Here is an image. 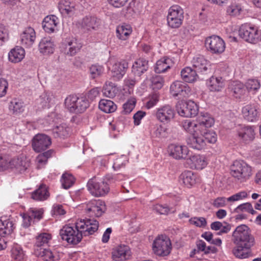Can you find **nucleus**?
<instances>
[{
  "mask_svg": "<svg viewBox=\"0 0 261 261\" xmlns=\"http://www.w3.org/2000/svg\"><path fill=\"white\" fill-rule=\"evenodd\" d=\"M232 241L236 245L232 250L236 257L244 259L250 256L249 250L254 245L255 239L248 226L245 224L238 226L232 233Z\"/></svg>",
  "mask_w": 261,
  "mask_h": 261,
  "instance_id": "nucleus-3",
  "label": "nucleus"
},
{
  "mask_svg": "<svg viewBox=\"0 0 261 261\" xmlns=\"http://www.w3.org/2000/svg\"><path fill=\"white\" fill-rule=\"evenodd\" d=\"M38 101L42 108H49L55 103L54 95L48 92L43 93Z\"/></svg>",
  "mask_w": 261,
  "mask_h": 261,
  "instance_id": "nucleus-38",
  "label": "nucleus"
},
{
  "mask_svg": "<svg viewBox=\"0 0 261 261\" xmlns=\"http://www.w3.org/2000/svg\"><path fill=\"white\" fill-rule=\"evenodd\" d=\"M11 257L13 261H24L25 255L20 246L16 244L13 246L11 249Z\"/></svg>",
  "mask_w": 261,
  "mask_h": 261,
  "instance_id": "nucleus-41",
  "label": "nucleus"
},
{
  "mask_svg": "<svg viewBox=\"0 0 261 261\" xmlns=\"http://www.w3.org/2000/svg\"><path fill=\"white\" fill-rule=\"evenodd\" d=\"M98 222L94 219H81L74 226H64L60 231L62 239L70 244H77L83 237L92 234L98 229Z\"/></svg>",
  "mask_w": 261,
  "mask_h": 261,
  "instance_id": "nucleus-2",
  "label": "nucleus"
},
{
  "mask_svg": "<svg viewBox=\"0 0 261 261\" xmlns=\"http://www.w3.org/2000/svg\"><path fill=\"white\" fill-rule=\"evenodd\" d=\"M104 201L101 200H93L89 201L86 208V212L90 217H100L106 211Z\"/></svg>",
  "mask_w": 261,
  "mask_h": 261,
  "instance_id": "nucleus-15",
  "label": "nucleus"
},
{
  "mask_svg": "<svg viewBox=\"0 0 261 261\" xmlns=\"http://www.w3.org/2000/svg\"><path fill=\"white\" fill-rule=\"evenodd\" d=\"M184 19V11L180 6L174 5L168 10L167 23L169 28H179L182 25Z\"/></svg>",
  "mask_w": 261,
  "mask_h": 261,
  "instance_id": "nucleus-6",
  "label": "nucleus"
},
{
  "mask_svg": "<svg viewBox=\"0 0 261 261\" xmlns=\"http://www.w3.org/2000/svg\"><path fill=\"white\" fill-rule=\"evenodd\" d=\"M245 86L248 92L255 94L260 89V83L257 79H250L246 81Z\"/></svg>",
  "mask_w": 261,
  "mask_h": 261,
  "instance_id": "nucleus-42",
  "label": "nucleus"
},
{
  "mask_svg": "<svg viewBox=\"0 0 261 261\" xmlns=\"http://www.w3.org/2000/svg\"><path fill=\"white\" fill-rule=\"evenodd\" d=\"M118 91L117 87L112 82L106 83L103 88V94L106 97L113 98Z\"/></svg>",
  "mask_w": 261,
  "mask_h": 261,
  "instance_id": "nucleus-45",
  "label": "nucleus"
},
{
  "mask_svg": "<svg viewBox=\"0 0 261 261\" xmlns=\"http://www.w3.org/2000/svg\"><path fill=\"white\" fill-rule=\"evenodd\" d=\"M49 196L47 187L43 184L41 185L39 187L33 192L32 194V198L37 201H43L47 199Z\"/></svg>",
  "mask_w": 261,
  "mask_h": 261,
  "instance_id": "nucleus-36",
  "label": "nucleus"
},
{
  "mask_svg": "<svg viewBox=\"0 0 261 261\" xmlns=\"http://www.w3.org/2000/svg\"><path fill=\"white\" fill-rule=\"evenodd\" d=\"M211 228L213 230L219 231L217 234L221 236L228 233L231 229V225L226 222L222 223L220 221H215L211 223Z\"/></svg>",
  "mask_w": 261,
  "mask_h": 261,
  "instance_id": "nucleus-35",
  "label": "nucleus"
},
{
  "mask_svg": "<svg viewBox=\"0 0 261 261\" xmlns=\"http://www.w3.org/2000/svg\"><path fill=\"white\" fill-rule=\"evenodd\" d=\"M9 109L13 114H19L24 110L22 102L17 99H13L9 104Z\"/></svg>",
  "mask_w": 261,
  "mask_h": 261,
  "instance_id": "nucleus-47",
  "label": "nucleus"
},
{
  "mask_svg": "<svg viewBox=\"0 0 261 261\" xmlns=\"http://www.w3.org/2000/svg\"><path fill=\"white\" fill-rule=\"evenodd\" d=\"M75 106V110L72 113H81L89 107V102L87 100L83 98L77 97Z\"/></svg>",
  "mask_w": 261,
  "mask_h": 261,
  "instance_id": "nucleus-49",
  "label": "nucleus"
},
{
  "mask_svg": "<svg viewBox=\"0 0 261 261\" xmlns=\"http://www.w3.org/2000/svg\"><path fill=\"white\" fill-rule=\"evenodd\" d=\"M247 196L245 191H241L227 198V201L233 202L242 200Z\"/></svg>",
  "mask_w": 261,
  "mask_h": 261,
  "instance_id": "nucleus-63",
  "label": "nucleus"
},
{
  "mask_svg": "<svg viewBox=\"0 0 261 261\" xmlns=\"http://www.w3.org/2000/svg\"><path fill=\"white\" fill-rule=\"evenodd\" d=\"M176 110L180 116L192 117L197 114L198 107L195 102L192 100L186 102L179 101L176 105Z\"/></svg>",
  "mask_w": 261,
  "mask_h": 261,
  "instance_id": "nucleus-10",
  "label": "nucleus"
},
{
  "mask_svg": "<svg viewBox=\"0 0 261 261\" xmlns=\"http://www.w3.org/2000/svg\"><path fill=\"white\" fill-rule=\"evenodd\" d=\"M230 171L232 176L241 182L246 181L252 175L251 167L243 160L234 161Z\"/></svg>",
  "mask_w": 261,
  "mask_h": 261,
  "instance_id": "nucleus-5",
  "label": "nucleus"
},
{
  "mask_svg": "<svg viewBox=\"0 0 261 261\" xmlns=\"http://www.w3.org/2000/svg\"><path fill=\"white\" fill-rule=\"evenodd\" d=\"M260 112L257 105L248 104L242 109V114L246 121L255 122L258 120Z\"/></svg>",
  "mask_w": 261,
  "mask_h": 261,
  "instance_id": "nucleus-17",
  "label": "nucleus"
},
{
  "mask_svg": "<svg viewBox=\"0 0 261 261\" xmlns=\"http://www.w3.org/2000/svg\"><path fill=\"white\" fill-rule=\"evenodd\" d=\"M128 68V63L125 60L114 63L111 69L112 75L117 80L123 77Z\"/></svg>",
  "mask_w": 261,
  "mask_h": 261,
  "instance_id": "nucleus-25",
  "label": "nucleus"
},
{
  "mask_svg": "<svg viewBox=\"0 0 261 261\" xmlns=\"http://www.w3.org/2000/svg\"><path fill=\"white\" fill-rule=\"evenodd\" d=\"M55 43L49 37H45L41 39L39 43V50L43 55L51 54L55 50Z\"/></svg>",
  "mask_w": 261,
  "mask_h": 261,
  "instance_id": "nucleus-26",
  "label": "nucleus"
},
{
  "mask_svg": "<svg viewBox=\"0 0 261 261\" xmlns=\"http://www.w3.org/2000/svg\"><path fill=\"white\" fill-rule=\"evenodd\" d=\"M74 177L70 174L64 173L62 176L61 181L63 187L65 189L70 188L74 182Z\"/></svg>",
  "mask_w": 261,
  "mask_h": 261,
  "instance_id": "nucleus-51",
  "label": "nucleus"
},
{
  "mask_svg": "<svg viewBox=\"0 0 261 261\" xmlns=\"http://www.w3.org/2000/svg\"><path fill=\"white\" fill-rule=\"evenodd\" d=\"M100 21L94 16H88L83 18L82 27L87 31L95 30L99 26Z\"/></svg>",
  "mask_w": 261,
  "mask_h": 261,
  "instance_id": "nucleus-31",
  "label": "nucleus"
},
{
  "mask_svg": "<svg viewBox=\"0 0 261 261\" xmlns=\"http://www.w3.org/2000/svg\"><path fill=\"white\" fill-rule=\"evenodd\" d=\"M35 254L44 261H58L60 259V255L57 251L43 248L35 249Z\"/></svg>",
  "mask_w": 261,
  "mask_h": 261,
  "instance_id": "nucleus-24",
  "label": "nucleus"
},
{
  "mask_svg": "<svg viewBox=\"0 0 261 261\" xmlns=\"http://www.w3.org/2000/svg\"><path fill=\"white\" fill-rule=\"evenodd\" d=\"M205 45L207 49L212 54H220L225 48L224 40L218 36L213 35L207 37L205 41Z\"/></svg>",
  "mask_w": 261,
  "mask_h": 261,
  "instance_id": "nucleus-12",
  "label": "nucleus"
},
{
  "mask_svg": "<svg viewBox=\"0 0 261 261\" xmlns=\"http://www.w3.org/2000/svg\"><path fill=\"white\" fill-rule=\"evenodd\" d=\"M190 224L199 227H204L206 225L207 222L204 217H194L189 220Z\"/></svg>",
  "mask_w": 261,
  "mask_h": 261,
  "instance_id": "nucleus-59",
  "label": "nucleus"
},
{
  "mask_svg": "<svg viewBox=\"0 0 261 261\" xmlns=\"http://www.w3.org/2000/svg\"><path fill=\"white\" fill-rule=\"evenodd\" d=\"M104 71V67L98 64L92 65L89 68L91 77L94 79L102 75Z\"/></svg>",
  "mask_w": 261,
  "mask_h": 261,
  "instance_id": "nucleus-52",
  "label": "nucleus"
},
{
  "mask_svg": "<svg viewBox=\"0 0 261 261\" xmlns=\"http://www.w3.org/2000/svg\"><path fill=\"white\" fill-rule=\"evenodd\" d=\"M77 97L74 95H69L66 97L65 100V107L70 112H74L75 110L76 102H77Z\"/></svg>",
  "mask_w": 261,
  "mask_h": 261,
  "instance_id": "nucleus-57",
  "label": "nucleus"
},
{
  "mask_svg": "<svg viewBox=\"0 0 261 261\" xmlns=\"http://www.w3.org/2000/svg\"><path fill=\"white\" fill-rule=\"evenodd\" d=\"M174 63L169 58H163L158 60L154 66V71L158 73H164L173 66Z\"/></svg>",
  "mask_w": 261,
  "mask_h": 261,
  "instance_id": "nucleus-30",
  "label": "nucleus"
},
{
  "mask_svg": "<svg viewBox=\"0 0 261 261\" xmlns=\"http://www.w3.org/2000/svg\"><path fill=\"white\" fill-rule=\"evenodd\" d=\"M132 33V28L128 24L123 23L116 29V36L121 40H126Z\"/></svg>",
  "mask_w": 261,
  "mask_h": 261,
  "instance_id": "nucleus-34",
  "label": "nucleus"
},
{
  "mask_svg": "<svg viewBox=\"0 0 261 261\" xmlns=\"http://www.w3.org/2000/svg\"><path fill=\"white\" fill-rule=\"evenodd\" d=\"M71 129L65 124H62L56 126L53 129V134L55 137L65 138L68 137L70 133Z\"/></svg>",
  "mask_w": 261,
  "mask_h": 261,
  "instance_id": "nucleus-43",
  "label": "nucleus"
},
{
  "mask_svg": "<svg viewBox=\"0 0 261 261\" xmlns=\"http://www.w3.org/2000/svg\"><path fill=\"white\" fill-rule=\"evenodd\" d=\"M36 39V33L31 27L25 28L19 35V42L22 46L30 48L34 44Z\"/></svg>",
  "mask_w": 261,
  "mask_h": 261,
  "instance_id": "nucleus-13",
  "label": "nucleus"
},
{
  "mask_svg": "<svg viewBox=\"0 0 261 261\" xmlns=\"http://www.w3.org/2000/svg\"><path fill=\"white\" fill-rule=\"evenodd\" d=\"M16 168L22 170L27 168L24 162L19 158L9 159V169Z\"/></svg>",
  "mask_w": 261,
  "mask_h": 261,
  "instance_id": "nucleus-50",
  "label": "nucleus"
},
{
  "mask_svg": "<svg viewBox=\"0 0 261 261\" xmlns=\"http://www.w3.org/2000/svg\"><path fill=\"white\" fill-rule=\"evenodd\" d=\"M59 23V18L54 15H50L44 18L42 21V27L45 32L50 34L58 30Z\"/></svg>",
  "mask_w": 261,
  "mask_h": 261,
  "instance_id": "nucleus-22",
  "label": "nucleus"
},
{
  "mask_svg": "<svg viewBox=\"0 0 261 261\" xmlns=\"http://www.w3.org/2000/svg\"><path fill=\"white\" fill-rule=\"evenodd\" d=\"M148 69V61L144 58L137 59L133 65L132 71L138 76H140Z\"/></svg>",
  "mask_w": 261,
  "mask_h": 261,
  "instance_id": "nucleus-32",
  "label": "nucleus"
},
{
  "mask_svg": "<svg viewBox=\"0 0 261 261\" xmlns=\"http://www.w3.org/2000/svg\"><path fill=\"white\" fill-rule=\"evenodd\" d=\"M192 64L196 72L206 73L210 70V62L202 56L193 58Z\"/></svg>",
  "mask_w": 261,
  "mask_h": 261,
  "instance_id": "nucleus-23",
  "label": "nucleus"
},
{
  "mask_svg": "<svg viewBox=\"0 0 261 261\" xmlns=\"http://www.w3.org/2000/svg\"><path fill=\"white\" fill-rule=\"evenodd\" d=\"M131 255L129 247L120 245L114 248L112 251V258L115 261H123L129 258Z\"/></svg>",
  "mask_w": 261,
  "mask_h": 261,
  "instance_id": "nucleus-21",
  "label": "nucleus"
},
{
  "mask_svg": "<svg viewBox=\"0 0 261 261\" xmlns=\"http://www.w3.org/2000/svg\"><path fill=\"white\" fill-rule=\"evenodd\" d=\"M51 239V236L48 233H41L39 234L36 238L34 250L37 248H42V246L47 245Z\"/></svg>",
  "mask_w": 261,
  "mask_h": 261,
  "instance_id": "nucleus-44",
  "label": "nucleus"
},
{
  "mask_svg": "<svg viewBox=\"0 0 261 261\" xmlns=\"http://www.w3.org/2000/svg\"><path fill=\"white\" fill-rule=\"evenodd\" d=\"M187 163L192 169L202 170L207 165V161L204 155L194 153L187 158Z\"/></svg>",
  "mask_w": 261,
  "mask_h": 261,
  "instance_id": "nucleus-18",
  "label": "nucleus"
},
{
  "mask_svg": "<svg viewBox=\"0 0 261 261\" xmlns=\"http://www.w3.org/2000/svg\"><path fill=\"white\" fill-rule=\"evenodd\" d=\"M242 9L240 5L238 4H232L227 8V13L232 16H237L240 15Z\"/></svg>",
  "mask_w": 261,
  "mask_h": 261,
  "instance_id": "nucleus-55",
  "label": "nucleus"
},
{
  "mask_svg": "<svg viewBox=\"0 0 261 261\" xmlns=\"http://www.w3.org/2000/svg\"><path fill=\"white\" fill-rule=\"evenodd\" d=\"M52 153L53 151L49 150L37 156L36 162L38 164V168H41L46 164L48 159L51 156Z\"/></svg>",
  "mask_w": 261,
  "mask_h": 261,
  "instance_id": "nucleus-48",
  "label": "nucleus"
},
{
  "mask_svg": "<svg viewBox=\"0 0 261 261\" xmlns=\"http://www.w3.org/2000/svg\"><path fill=\"white\" fill-rule=\"evenodd\" d=\"M228 89L230 94L236 98H241L246 93V90L243 84L238 81L231 82Z\"/></svg>",
  "mask_w": 261,
  "mask_h": 261,
  "instance_id": "nucleus-27",
  "label": "nucleus"
},
{
  "mask_svg": "<svg viewBox=\"0 0 261 261\" xmlns=\"http://www.w3.org/2000/svg\"><path fill=\"white\" fill-rule=\"evenodd\" d=\"M170 91L173 96L184 98L188 97L191 93V89L186 84L177 81L171 85Z\"/></svg>",
  "mask_w": 261,
  "mask_h": 261,
  "instance_id": "nucleus-16",
  "label": "nucleus"
},
{
  "mask_svg": "<svg viewBox=\"0 0 261 261\" xmlns=\"http://www.w3.org/2000/svg\"><path fill=\"white\" fill-rule=\"evenodd\" d=\"M65 45L67 55L71 56H74L82 47L81 44L74 39L67 41Z\"/></svg>",
  "mask_w": 261,
  "mask_h": 261,
  "instance_id": "nucleus-39",
  "label": "nucleus"
},
{
  "mask_svg": "<svg viewBox=\"0 0 261 261\" xmlns=\"http://www.w3.org/2000/svg\"><path fill=\"white\" fill-rule=\"evenodd\" d=\"M98 107L101 111L106 113H113L117 109V106L113 101L104 99L100 100Z\"/></svg>",
  "mask_w": 261,
  "mask_h": 261,
  "instance_id": "nucleus-40",
  "label": "nucleus"
},
{
  "mask_svg": "<svg viewBox=\"0 0 261 261\" xmlns=\"http://www.w3.org/2000/svg\"><path fill=\"white\" fill-rule=\"evenodd\" d=\"M234 212L236 213L248 212L253 215L256 213V212L253 210L251 203L248 202L244 203L238 206L234 210Z\"/></svg>",
  "mask_w": 261,
  "mask_h": 261,
  "instance_id": "nucleus-53",
  "label": "nucleus"
},
{
  "mask_svg": "<svg viewBox=\"0 0 261 261\" xmlns=\"http://www.w3.org/2000/svg\"><path fill=\"white\" fill-rule=\"evenodd\" d=\"M152 135L158 138H166L168 135V128L162 125H159L153 132Z\"/></svg>",
  "mask_w": 261,
  "mask_h": 261,
  "instance_id": "nucleus-54",
  "label": "nucleus"
},
{
  "mask_svg": "<svg viewBox=\"0 0 261 261\" xmlns=\"http://www.w3.org/2000/svg\"><path fill=\"white\" fill-rule=\"evenodd\" d=\"M9 35L8 30L2 25H0V46L8 41Z\"/></svg>",
  "mask_w": 261,
  "mask_h": 261,
  "instance_id": "nucleus-64",
  "label": "nucleus"
},
{
  "mask_svg": "<svg viewBox=\"0 0 261 261\" xmlns=\"http://www.w3.org/2000/svg\"><path fill=\"white\" fill-rule=\"evenodd\" d=\"M50 144V138L44 134H38L33 139L32 147L34 151L37 152L46 150Z\"/></svg>",
  "mask_w": 261,
  "mask_h": 261,
  "instance_id": "nucleus-19",
  "label": "nucleus"
},
{
  "mask_svg": "<svg viewBox=\"0 0 261 261\" xmlns=\"http://www.w3.org/2000/svg\"><path fill=\"white\" fill-rule=\"evenodd\" d=\"M150 82L152 89L157 90L161 89L164 83L163 77L158 75L152 76L150 79Z\"/></svg>",
  "mask_w": 261,
  "mask_h": 261,
  "instance_id": "nucleus-56",
  "label": "nucleus"
},
{
  "mask_svg": "<svg viewBox=\"0 0 261 261\" xmlns=\"http://www.w3.org/2000/svg\"><path fill=\"white\" fill-rule=\"evenodd\" d=\"M29 214L32 219H36L38 220H39L42 218L43 210L42 208L38 209L36 208H32L30 209Z\"/></svg>",
  "mask_w": 261,
  "mask_h": 261,
  "instance_id": "nucleus-62",
  "label": "nucleus"
},
{
  "mask_svg": "<svg viewBox=\"0 0 261 261\" xmlns=\"http://www.w3.org/2000/svg\"><path fill=\"white\" fill-rule=\"evenodd\" d=\"M224 85V80L220 76H212L207 82V87L211 91H220Z\"/></svg>",
  "mask_w": 261,
  "mask_h": 261,
  "instance_id": "nucleus-29",
  "label": "nucleus"
},
{
  "mask_svg": "<svg viewBox=\"0 0 261 261\" xmlns=\"http://www.w3.org/2000/svg\"><path fill=\"white\" fill-rule=\"evenodd\" d=\"M153 210L161 215H167L169 213L170 209L166 205L156 204L153 205Z\"/></svg>",
  "mask_w": 261,
  "mask_h": 261,
  "instance_id": "nucleus-61",
  "label": "nucleus"
},
{
  "mask_svg": "<svg viewBox=\"0 0 261 261\" xmlns=\"http://www.w3.org/2000/svg\"><path fill=\"white\" fill-rule=\"evenodd\" d=\"M180 74L182 80L187 83L194 82L198 78L196 71L190 67H187L182 69Z\"/></svg>",
  "mask_w": 261,
  "mask_h": 261,
  "instance_id": "nucleus-37",
  "label": "nucleus"
},
{
  "mask_svg": "<svg viewBox=\"0 0 261 261\" xmlns=\"http://www.w3.org/2000/svg\"><path fill=\"white\" fill-rule=\"evenodd\" d=\"M23 46H16L8 54L9 60L14 63L21 62L25 57V52Z\"/></svg>",
  "mask_w": 261,
  "mask_h": 261,
  "instance_id": "nucleus-28",
  "label": "nucleus"
},
{
  "mask_svg": "<svg viewBox=\"0 0 261 261\" xmlns=\"http://www.w3.org/2000/svg\"><path fill=\"white\" fill-rule=\"evenodd\" d=\"M58 7L61 13L69 14L73 11L74 4L67 0H61Z\"/></svg>",
  "mask_w": 261,
  "mask_h": 261,
  "instance_id": "nucleus-46",
  "label": "nucleus"
},
{
  "mask_svg": "<svg viewBox=\"0 0 261 261\" xmlns=\"http://www.w3.org/2000/svg\"><path fill=\"white\" fill-rule=\"evenodd\" d=\"M236 135L241 143L249 144L253 142L256 137L255 127L250 125H240L236 129Z\"/></svg>",
  "mask_w": 261,
  "mask_h": 261,
  "instance_id": "nucleus-8",
  "label": "nucleus"
},
{
  "mask_svg": "<svg viewBox=\"0 0 261 261\" xmlns=\"http://www.w3.org/2000/svg\"><path fill=\"white\" fill-rule=\"evenodd\" d=\"M179 181L186 187L190 188L200 182V178L197 173L192 171L186 170L180 174Z\"/></svg>",
  "mask_w": 261,
  "mask_h": 261,
  "instance_id": "nucleus-20",
  "label": "nucleus"
},
{
  "mask_svg": "<svg viewBox=\"0 0 261 261\" xmlns=\"http://www.w3.org/2000/svg\"><path fill=\"white\" fill-rule=\"evenodd\" d=\"M175 115L174 109L169 105L161 106L155 110L156 119L163 123H170L174 118Z\"/></svg>",
  "mask_w": 261,
  "mask_h": 261,
  "instance_id": "nucleus-11",
  "label": "nucleus"
},
{
  "mask_svg": "<svg viewBox=\"0 0 261 261\" xmlns=\"http://www.w3.org/2000/svg\"><path fill=\"white\" fill-rule=\"evenodd\" d=\"M153 252L159 256H166L171 250V243L170 239L165 236H159L152 244Z\"/></svg>",
  "mask_w": 261,
  "mask_h": 261,
  "instance_id": "nucleus-7",
  "label": "nucleus"
},
{
  "mask_svg": "<svg viewBox=\"0 0 261 261\" xmlns=\"http://www.w3.org/2000/svg\"><path fill=\"white\" fill-rule=\"evenodd\" d=\"M87 187L90 193L95 197L103 196L110 191L107 182L103 181H97L95 178L90 179L87 184Z\"/></svg>",
  "mask_w": 261,
  "mask_h": 261,
  "instance_id": "nucleus-9",
  "label": "nucleus"
},
{
  "mask_svg": "<svg viewBox=\"0 0 261 261\" xmlns=\"http://www.w3.org/2000/svg\"><path fill=\"white\" fill-rule=\"evenodd\" d=\"M167 151L169 155L176 160L186 159L189 152L187 146L178 143L169 145Z\"/></svg>",
  "mask_w": 261,
  "mask_h": 261,
  "instance_id": "nucleus-14",
  "label": "nucleus"
},
{
  "mask_svg": "<svg viewBox=\"0 0 261 261\" xmlns=\"http://www.w3.org/2000/svg\"><path fill=\"white\" fill-rule=\"evenodd\" d=\"M14 228L12 221L6 217H2L0 219V236L5 237L10 234L13 231Z\"/></svg>",
  "mask_w": 261,
  "mask_h": 261,
  "instance_id": "nucleus-33",
  "label": "nucleus"
},
{
  "mask_svg": "<svg viewBox=\"0 0 261 261\" xmlns=\"http://www.w3.org/2000/svg\"><path fill=\"white\" fill-rule=\"evenodd\" d=\"M214 122V118L207 113H201L195 120L187 119L182 121L184 130L191 135L187 140L188 145L199 150L205 147L206 142L216 143L217 135L209 129Z\"/></svg>",
  "mask_w": 261,
  "mask_h": 261,
  "instance_id": "nucleus-1",
  "label": "nucleus"
},
{
  "mask_svg": "<svg viewBox=\"0 0 261 261\" xmlns=\"http://www.w3.org/2000/svg\"><path fill=\"white\" fill-rule=\"evenodd\" d=\"M239 35L250 43L256 44L261 41V31L257 27L251 23L242 24L239 30Z\"/></svg>",
  "mask_w": 261,
  "mask_h": 261,
  "instance_id": "nucleus-4",
  "label": "nucleus"
},
{
  "mask_svg": "<svg viewBox=\"0 0 261 261\" xmlns=\"http://www.w3.org/2000/svg\"><path fill=\"white\" fill-rule=\"evenodd\" d=\"M127 162V158L125 155H121L115 159L113 167L115 170H118L124 167Z\"/></svg>",
  "mask_w": 261,
  "mask_h": 261,
  "instance_id": "nucleus-58",
  "label": "nucleus"
},
{
  "mask_svg": "<svg viewBox=\"0 0 261 261\" xmlns=\"http://www.w3.org/2000/svg\"><path fill=\"white\" fill-rule=\"evenodd\" d=\"M159 100V95L157 93H153L148 97V100L146 103V107L149 109L153 107Z\"/></svg>",
  "mask_w": 261,
  "mask_h": 261,
  "instance_id": "nucleus-60",
  "label": "nucleus"
}]
</instances>
